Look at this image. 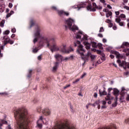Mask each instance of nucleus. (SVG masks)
<instances>
[{"label": "nucleus", "instance_id": "obj_1", "mask_svg": "<svg viewBox=\"0 0 129 129\" xmlns=\"http://www.w3.org/2000/svg\"><path fill=\"white\" fill-rule=\"evenodd\" d=\"M33 42L34 44L37 43L38 41L40 45H43V44L45 43L46 44V46L48 47L52 52L60 51V52H62V53L69 54V53L74 51V49L72 48H71V49L67 50L66 49V44H62V46L60 47L57 46L56 44H54L50 46V40L41 33V29H40V27H37L35 29V31L33 34Z\"/></svg>", "mask_w": 129, "mask_h": 129}, {"label": "nucleus", "instance_id": "obj_2", "mask_svg": "<svg viewBox=\"0 0 129 129\" xmlns=\"http://www.w3.org/2000/svg\"><path fill=\"white\" fill-rule=\"evenodd\" d=\"M27 108L25 107L14 110L15 117L19 129H28L27 126L29 121L27 118Z\"/></svg>", "mask_w": 129, "mask_h": 129}, {"label": "nucleus", "instance_id": "obj_3", "mask_svg": "<svg viewBox=\"0 0 129 129\" xmlns=\"http://www.w3.org/2000/svg\"><path fill=\"white\" fill-rule=\"evenodd\" d=\"M75 23V20L71 18L66 20L64 25L66 30H68V29H69V30H71V31H73V32L78 30V27L74 24Z\"/></svg>", "mask_w": 129, "mask_h": 129}, {"label": "nucleus", "instance_id": "obj_4", "mask_svg": "<svg viewBox=\"0 0 129 129\" xmlns=\"http://www.w3.org/2000/svg\"><path fill=\"white\" fill-rule=\"evenodd\" d=\"M80 56H81L82 60L84 61L83 65H84V64H85L86 62H88V60H89V57H90L92 61H93V60H95V58H96V55L91 54V52L90 51H88L86 55H84V53H83V55Z\"/></svg>", "mask_w": 129, "mask_h": 129}, {"label": "nucleus", "instance_id": "obj_5", "mask_svg": "<svg viewBox=\"0 0 129 129\" xmlns=\"http://www.w3.org/2000/svg\"><path fill=\"white\" fill-rule=\"evenodd\" d=\"M75 47H78L77 53L79 56L83 55V53H85V50L83 48V45L81 44L80 41H77L76 43H74Z\"/></svg>", "mask_w": 129, "mask_h": 129}, {"label": "nucleus", "instance_id": "obj_6", "mask_svg": "<svg viewBox=\"0 0 129 129\" xmlns=\"http://www.w3.org/2000/svg\"><path fill=\"white\" fill-rule=\"evenodd\" d=\"M55 129H76L75 127H70L67 123H61L57 125Z\"/></svg>", "mask_w": 129, "mask_h": 129}, {"label": "nucleus", "instance_id": "obj_7", "mask_svg": "<svg viewBox=\"0 0 129 129\" xmlns=\"http://www.w3.org/2000/svg\"><path fill=\"white\" fill-rule=\"evenodd\" d=\"M126 90L124 89V88H122L121 92V96L120 97V100L122 101L126 98V100L129 101V94L126 93Z\"/></svg>", "mask_w": 129, "mask_h": 129}, {"label": "nucleus", "instance_id": "obj_8", "mask_svg": "<svg viewBox=\"0 0 129 129\" xmlns=\"http://www.w3.org/2000/svg\"><path fill=\"white\" fill-rule=\"evenodd\" d=\"M76 38L77 39H80L81 41H83L84 40H87V35L84 34L83 32L79 31L78 33H77Z\"/></svg>", "mask_w": 129, "mask_h": 129}, {"label": "nucleus", "instance_id": "obj_9", "mask_svg": "<svg viewBox=\"0 0 129 129\" xmlns=\"http://www.w3.org/2000/svg\"><path fill=\"white\" fill-rule=\"evenodd\" d=\"M117 63L119 64V66L121 67H123L124 69H126L127 68H129V62H126L124 61H121L120 59L117 60Z\"/></svg>", "mask_w": 129, "mask_h": 129}, {"label": "nucleus", "instance_id": "obj_10", "mask_svg": "<svg viewBox=\"0 0 129 129\" xmlns=\"http://www.w3.org/2000/svg\"><path fill=\"white\" fill-rule=\"evenodd\" d=\"M113 53L116 55V58L118 59H123V60H126V57H125V55L120 54L117 51H113Z\"/></svg>", "mask_w": 129, "mask_h": 129}, {"label": "nucleus", "instance_id": "obj_11", "mask_svg": "<svg viewBox=\"0 0 129 129\" xmlns=\"http://www.w3.org/2000/svg\"><path fill=\"white\" fill-rule=\"evenodd\" d=\"M42 113L44 115H50L51 114V110L48 108H44L42 110Z\"/></svg>", "mask_w": 129, "mask_h": 129}, {"label": "nucleus", "instance_id": "obj_12", "mask_svg": "<svg viewBox=\"0 0 129 129\" xmlns=\"http://www.w3.org/2000/svg\"><path fill=\"white\" fill-rule=\"evenodd\" d=\"M4 46H6L8 43H9L11 44V45H12V44H14V42L10 39V38H7L4 40Z\"/></svg>", "mask_w": 129, "mask_h": 129}, {"label": "nucleus", "instance_id": "obj_13", "mask_svg": "<svg viewBox=\"0 0 129 129\" xmlns=\"http://www.w3.org/2000/svg\"><path fill=\"white\" fill-rule=\"evenodd\" d=\"M54 58L56 59V61H62L63 56L59 53H56L54 55Z\"/></svg>", "mask_w": 129, "mask_h": 129}, {"label": "nucleus", "instance_id": "obj_14", "mask_svg": "<svg viewBox=\"0 0 129 129\" xmlns=\"http://www.w3.org/2000/svg\"><path fill=\"white\" fill-rule=\"evenodd\" d=\"M57 13L59 16H63V15H64V16H67V17L68 16H69V13L67 12L63 11V10H61V11L57 10Z\"/></svg>", "mask_w": 129, "mask_h": 129}, {"label": "nucleus", "instance_id": "obj_15", "mask_svg": "<svg viewBox=\"0 0 129 129\" xmlns=\"http://www.w3.org/2000/svg\"><path fill=\"white\" fill-rule=\"evenodd\" d=\"M87 10L90 11V12H96V9L95 8L92 9V5L91 4H89L87 7Z\"/></svg>", "mask_w": 129, "mask_h": 129}, {"label": "nucleus", "instance_id": "obj_16", "mask_svg": "<svg viewBox=\"0 0 129 129\" xmlns=\"http://www.w3.org/2000/svg\"><path fill=\"white\" fill-rule=\"evenodd\" d=\"M39 122H43L45 124H48V121L46 119H43V116H40L39 120Z\"/></svg>", "mask_w": 129, "mask_h": 129}, {"label": "nucleus", "instance_id": "obj_17", "mask_svg": "<svg viewBox=\"0 0 129 129\" xmlns=\"http://www.w3.org/2000/svg\"><path fill=\"white\" fill-rule=\"evenodd\" d=\"M121 20L118 17H117V18L115 19V22L119 24V26L122 27L123 26V22H121Z\"/></svg>", "mask_w": 129, "mask_h": 129}, {"label": "nucleus", "instance_id": "obj_18", "mask_svg": "<svg viewBox=\"0 0 129 129\" xmlns=\"http://www.w3.org/2000/svg\"><path fill=\"white\" fill-rule=\"evenodd\" d=\"M93 9H95V10H102V7L101 6H97L96 3H93L92 4Z\"/></svg>", "mask_w": 129, "mask_h": 129}, {"label": "nucleus", "instance_id": "obj_19", "mask_svg": "<svg viewBox=\"0 0 129 129\" xmlns=\"http://www.w3.org/2000/svg\"><path fill=\"white\" fill-rule=\"evenodd\" d=\"M4 123L6 124L8 123V122L4 120H0V129H2V126H3V124H4Z\"/></svg>", "mask_w": 129, "mask_h": 129}, {"label": "nucleus", "instance_id": "obj_20", "mask_svg": "<svg viewBox=\"0 0 129 129\" xmlns=\"http://www.w3.org/2000/svg\"><path fill=\"white\" fill-rule=\"evenodd\" d=\"M117 105V97H116L114 99V103L112 104V106L113 107H115Z\"/></svg>", "mask_w": 129, "mask_h": 129}, {"label": "nucleus", "instance_id": "obj_21", "mask_svg": "<svg viewBox=\"0 0 129 129\" xmlns=\"http://www.w3.org/2000/svg\"><path fill=\"white\" fill-rule=\"evenodd\" d=\"M99 92L100 95H101V96L106 95L107 94V93L106 92H105V90H104L102 92H101V90L100 89L99 90Z\"/></svg>", "mask_w": 129, "mask_h": 129}, {"label": "nucleus", "instance_id": "obj_22", "mask_svg": "<svg viewBox=\"0 0 129 129\" xmlns=\"http://www.w3.org/2000/svg\"><path fill=\"white\" fill-rule=\"evenodd\" d=\"M84 44L85 46H86V48H87L88 50V49H90V44L87 42H84Z\"/></svg>", "mask_w": 129, "mask_h": 129}, {"label": "nucleus", "instance_id": "obj_23", "mask_svg": "<svg viewBox=\"0 0 129 129\" xmlns=\"http://www.w3.org/2000/svg\"><path fill=\"white\" fill-rule=\"evenodd\" d=\"M113 93L114 94V95H117V94H118V93H119V91L118 90H117V89H113Z\"/></svg>", "mask_w": 129, "mask_h": 129}, {"label": "nucleus", "instance_id": "obj_24", "mask_svg": "<svg viewBox=\"0 0 129 129\" xmlns=\"http://www.w3.org/2000/svg\"><path fill=\"white\" fill-rule=\"evenodd\" d=\"M110 99H113V97H111L110 94H108V96L106 97L105 100H110Z\"/></svg>", "mask_w": 129, "mask_h": 129}, {"label": "nucleus", "instance_id": "obj_25", "mask_svg": "<svg viewBox=\"0 0 129 129\" xmlns=\"http://www.w3.org/2000/svg\"><path fill=\"white\" fill-rule=\"evenodd\" d=\"M54 65H55V66H54L52 68V71H53V72H55V71H56V70H57V67L58 66V62H55Z\"/></svg>", "mask_w": 129, "mask_h": 129}, {"label": "nucleus", "instance_id": "obj_26", "mask_svg": "<svg viewBox=\"0 0 129 129\" xmlns=\"http://www.w3.org/2000/svg\"><path fill=\"white\" fill-rule=\"evenodd\" d=\"M41 122H40V120H38L37 122V126H38V127H39V128H42V125Z\"/></svg>", "mask_w": 129, "mask_h": 129}, {"label": "nucleus", "instance_id": "obj_27", "mask_svg": "<svg viewBox=\"0 0 129 129\" xmlns=\"http://www.w3.org/2000/svg\"><path fill=\"white\" fill-rule=\"evenodd\" d=\"M123 46H125L126 47H129V43L127 42H123V43L121 46V48H122V47H123Z\"/></svg>", "mask_w": 129, "mask_h": 129}, {"label": "nucleus", "instance_id": "obj_28", "mask_svg": "<svg viewBox=\"0 0 129 129\" xmlns=\"http://www.w3.org/2000/svg\"><path fill=\"white\" fill-rule=\"evenodd\" d=\"M5 23H6V21H5V20H2L1 22L0 27H1V28H4V26H5Z\"/></svg>", "mask_w": 129, "mask_h": 129}, {"label": "nucleus", "instance_id": "obj_29", "mask_svg": "<svg viewBox=\"0 0 129 129\" xmlns=\"http://www.w3.org/2000/svg\"><path fill=\"white\" fill-rule=\"evenodd\" d=\"M112 15V13H111V12H108V13L106 14V18H109V17L111 18Z\"/></svg>", "mask_w": 129, "mask_h": 129}, {"label": "nucleus", "instance_id": "obj_30", "mask_svg": "<svg viewBox=\"0 0 129 129\" xmlns=\"http://www.w3.org/2000/svg\"><path fill=\"white\" fill-rule=\"evenodd\" d=\"M69 60H70V57H62V59L61 61H65V62H66L67 61H69Z\"/></svg>", "mask_w": 129, "mask_h": 129}, {"label": "nucleus", "instance_id": "obj_31", "mask_svg": "<svg viewBox=\"0 0 129 129\" xmlns=\"http://www.w3.org/2000/svg\"><path fill=\"white\" fill-rule=\"evenodd\" d=\"M121 9H125V10H127V11H129V7L128 6H120Z\"/></svg>", "mask_w": 129, "mask_h": 129}, {"label": "nucleus", "instance_id": "obj_32", "mask_svg": "<svg viewBox=\"0 0 129 129\" xmlns=\"http://www.w3.org/2000/svg\"><path fill=\"white\" fill-rule=\"evenodd\" d=\"M10 34V30H6L3 32V35H9Z\"/></svg>", "mask_w": 129, "mask_h": 129}, {"label": "nucleus", "instance_id": "obj_33", "mask_svg": "<svg viewBox=\"0 0 129 129\" xmlns=\"http://www.w3.org/2000/svg\"><path fill=\"white\" fill-rule=\"evenodd\" d=\"M34 25H35V23H34V21L33 20H31L30 28H31L33 26H34Z\"/></svg>", "mask_w": 129, "mask_h": 129}, {"label": "nucleus", "instance_id": "obj_34", "mask_svg": "<svg viewBox=\"0 0 129 129\" xmlns=\"http://www.w3.org/2000/svg\"><path fill=\"white\" fill-rule=\"evenodd\" d=\"M119 18H120L121 19H125V15L122 14L120 15Z\"/></svg>", "mask_w": 129, "mask_h": 129}, {"label": "nucleus", "instance_id": "obj_35", "mask_svg": "<svg viewBox=\"0 0 129 129\" xmlns=\"http://www.w3.org/2000/svg\"><path fill=\"white\" fill-rule=\"evenodd\" d=\"M127 2H128V0H123V3L121 6H124L125 4H127Z\"/></svg>", "mask_w": 129, "mask_h": 129}, {"label": "nucleus", "instance_id": "obj_36", "mask_svg": "<svg viewBox=\"0 0 129 129\" xmlns=\"http://www.w3.org/2000/svg\"><path fill=\"white\" fill-rule=\"evenodd\" d=\"M38 51H39V49L37 48H35L32 50V52L33 53H37Z\"/></svg>", "mask_w": 129, "mask_h": 129}, {"label": "nucleus", "instance_id": "obj_37", "mask_svg": "<svg viewBox=\"0 0 129 129\" xmlns=\"http://www.w3.org/2000/svg\"><path fill=\"white\" fill-rule=\"evenodd\" d=\"M0 12L1 13H4L5 12V8L0 7Z\"/></svg>", "mask_w": 129, "mask_h": 129}, {"label": "nucleus", "instance_id": "obj_38", "mask_svg": "<svg viewBox=\"0 0 129 129\" xmlns=\"http://www.w3.org/2000/svg\"><path fill=\"white\" fill-rule=\"evenodd\" d=\"M123 52H124L125 53H129V48H125L123 49Z\"/></svg>", "mask_w": 129, "mask_h": 129}, {"label": "nucleus", "instance_id": "obj_39", "mask_svg": "<svg viewBox=\"0 0 129 129\" xmlns=\"http://www.w3.org/2000/svg\"><path fill=\"white\" fill-rule=\"evenodd\" d=\"M100 3L103 4L104 6H106V4H105V0H100Z\"/></svg>", "mask_w": 129, "mask_h": 129}, {"label": "nucleus", "instance_id": "obj_40", "mask_svg": "<svg viewBox=\"0 0 129 129\" xmlns=\"http://www.w3.org/2000/svg\"><path fill=\"white\" fill-rule=\"evenodd\" d=\"M80 81V79H77L76 80H75V81H74L73 82V83L74 84H75V83H77V82H79Z\"/></svg>", "mask_w": 129, "mask_h": 129}, {"label": "nucleus", "instance_id": "obj_41", "mask_svg": "<svg viewBox=\"0 0 129 129\" xmlns=\"http://www.w3.org/2000/svg\"><path fill=\"white\" fill-rule=\"evenodd\" d=\"M86 76V73H84L83 75L81 76V78L82 79L83 78H84L85 76Z\"/></svg>", "mask_w": 129, "mask_h": 129}, {"label": "nucleus", "instance_id": "obj_42", "mask_svg": "<svg viewBox=\"0 0 129 129\" xmlns=\"http://www.w3.org/2000/svg\"><path fill=\"white\" fill-rule=\"evenodd\" d=\"M101 32H104V29H103V27H101L100 28L99 32L101 33Z\"/></svg>", "mask_w": 129, "mask_h": 129}, {"label": "nucleus", "instance_id": "obj_43", "mask_svg": "<svg viewBox=\"0 0 129 129\" xmlns=\"http://www.w3.org/2000/svg\"><path fill=\"white\" fill-rule=\"evenodd\" d=\"M106 23H107L108 24H110L111 23V21L109 19H107L106 20Z\"/></svg>", "mask_w": 129, "mask_h": 129}, {"label": "nucleus", "instance_id": "obj_44", "mask_svg": "<svg viewBox=\"0 0 129 129\" xmlns=\"http://www.w3.org/2000/svg\"><path fill=\"white\" fill-rule=\"evenodd\" d=\"M37 58H38V60H42V55L38 56Z\"/></svg>", "mask_w": 129, "mask_h": 129}, {"label": "nucleus", "instance_id": "obj_45", "mask_svg": "<svg viewBox=\"0 0 129 129\" xmlns=\"http://www.w3.org/2000/svg\"><path fill=\"white\" fill-rule=\"evenodd\" d=\"M9 8H10V9H12V8H13V4L12 3H9Z\"/></svg>", "mask_w": 129, "mask_h": 129}, {"label": "nucleus", "instance_id": "obj_46", "mask_svg": "<svg viewBox=\"0 0 129 129\" xmlns=\"http://www.w3.org/2000/svg\"><path fill=\"white\" fill-rule=\"evenodd\" d=\"M115 14L116 15V18H117V17H118L117 16H118L119 15V12H118V11L115 12Z\"/></svg>", "mask_w": 129, "mask_h": 129}, {"label": "nucleus", "instance_id": "obj_47", "mask_svg": "<svg viewBox=\"0 0 129 129\" xmlns=\"http://www.w3.org/2000/svg\"><path fill=\"white\" fill-rule=\"evenodd\" d=\"M70 86H71V85H70V84H69V85H68L64 86V87H63V88H64V89H66L67 88H68V87H70Z\"/></svg>", "mask_w": 129, "mask_h": 129}, {"label": "nucleus", "instance_id": "obj_48", "mask_svg": "<svg viewBox=\"0 0 129 129\" xmlns=\"http://www.w3.org/2000/svg\"><path fill=\"white\" fill-rule=\"evenodd\" d=\"M97 54H102V51H101V50H97Z\"/></svg>", "mask_w": 129, "mask_h": 129}, {"label": "nucleus", "instance_id": "obj_49", "mask_svg": "<svg viewBox=\"0 0 129 129\" xmlns=\"http://www.w3.org/2000/svg\"><path fill=\"white\" fill-rule=\"evenodd\" d=\"M107 8H108V9H109L110 10H111V9H112L111 6H110V5H107Z\"/></svg>", "mask_w": 129, "mask_h": 129}, {"label": "nucleus", "instance_id": "obj_50", "mask_svg": "<svg viewBox=\"0 0 129 129\" xmlns=\"http://www.w3.org/2000/svg\"><path fill=\"white\" fill-rule=\"evenodd\" d=\"M73 9H77L78 8V10H79L80 8H78V6H74L73 7Z\"/></svg>", "mask_w": 129, "mask_h": 129}, {"label": "nucleus", "instance_id": "obj_51", "mask_svg": "<svg viewBox=\"0 0 129 129\" xmlns=\"http://www.w3.org/2000/svg\"><path fill=\"white\" fill-rule=\"evenodd\" d=\"M108 92H109L108 94H110V91H111V90H112V88H109L108 89Z\"/></svg>", "mask_w": 129, "mask_h": 129}, {"label": "nucleus", "instance_id": "obj_52", "mask_svg": "<svg viewBox=\"0 0 129 129\" xmlns=\"http://www.w3.org/2000/svg\"><path fill=\"white\" fill-rule=\"evenodd\" d=\"M102 41L103 43H106V42H107V40L105 38H103Z\"/></svg>", "mask_w": 129, "mask_h": 129}, {"label": "nucleus", "instance_id": "obj_53", "mask_svg": "<svg viewBox=\"0 0 129 129\" xmlns=\"http://www.w3.org/2000/svg\"><path fill=\"white\" fill-rule=\"evenodd\" d=\"M102 103L103 105H105V104H106V102L105 101H102Z\"/></svg>", "mask_w": 129, "mask_h": 129}, {"label": "nucleus", "instance_id": "obj_54", "mask_svg": "<svg viewBox=\"0 0 129 129\" xmlns=\"http://www.w3.org/2000/svg\"><path fill=\"white\" fill-rule=\"evenodd\" d=\"M16 28H13L12 29V33H15L16 32Z\"/></svg>", "mask_w": 129, "mask_h": 129}, {"label": "nucleus", "instance_id": "obj_55", "mask_svg": "<svg viewBox=\"0 0 129 129\" xmlns=\"http://www.w3.org/2000/svg\"><path fill=\"white\" fill-rule=\"evenodd\" d=\"M98 37H100V38H102V37H103V35H102V34L99 33L98 34Z\"/></svg>", "mask_w": 129, "mask_h": 129}, {"label": "nucleus", "instance_id": "obj_56", "mask_svg": "<svg viewBox=\"0 0 129 129\" xmlns=\"http://www.w3.org/2000/svg\"><path fill=\"white\" fill-rule=\"evenodd\" d=\"M103 12H104L105 13H107V12H108V10L104 9L103 10Z\"/></svg>", "mask_w": 129, "mask_h": 129}, {"label": "nucleus", "instance_id": "obj_57", "mask_svg": "<svg viewBox=\"0 0 129 129\" xmlns=\"http://www.w3.org/2000/svg\"><path fill=\"white\" fill-rule=\"evenodd\" d=\"M12 16V14L10 13H9L7 15V18H10V17Z\"/></svg>", "mask_w": 129, "mask_h": 129}, {"label": "nucleus", "instance_id": "obj_58", "mask_svg": "<svg viewBox=\"0 0 129 129\" xmlns=\"http://www.w3.org/2000/svg\"><path fill=\"white\" fill-rule=\"evenodd\" d=\"M110 57L111 59H113V58H114V55H113V54H111L110 55Z\"/></svg>", "mask_w": 129, "mask_h": 129}, {"label": "nucleus", "instance_id": "obj_59", "mask_svg": "<svg viewBox=\"0 0 129 129\" xmlns=\"http://www.w3.org/2000/svg\"><path fill=\"white\" fill-rule=\"evenodd\" d=\"M101 60H102V61H105V57L103 56L101 58Z\"/></svg>", "mask_w": 129, "mask_h": 129}, {"label": "nucleus", "instance_id": "obj_60", "mask_svg": "<svg viewBox=\"0 0 129 129\" xmlns=\"http://www.w3.org/2000/svg\"><path fill=\"white\" fill-rule=\"evenodd\" d=\"M6 129H12L11 125H9L7 127Z\"/></svg>", "mask_w": 129, "mask_h": 129}, {"label": "nucleus", "instance_id": "obj_61", "mask_svg": "<svg viewBox=\"0 0 129 129\" xmlns=\"http://www.w3.org/2000/svg\"><path fill=\"white\" fill-rule=\"evenodd\" d=\"M103 108H106V106L105 105H103L101 106V109H103Z\"/></svg>", "mask_w": 129, "mask_h": 129}, {"label": "nucleus", "instance_id": "obj_62", "mask_svg": "<svg viewBox=\"0 0 129 129\" xmlns=\"http://www.w3.org/2000/svg\"><path fill=\"white\" fill-rule=\"evenodd\" d=\"M94 96L95 97H97V93H94Z\"/></svg>", "mask_w": 129, "mask_h": 129}, {"label": "nucleus", "instance_id": "obj_63", "mask_svg": "<svg viewBox=\"0 0 129 129\" xmlns=\"http://www.w3.org/2000/svg\"><path fill=\"white\" fill-rule=\"evenodd\" d=\"M97 63L98 64H101V61H100V60L99 59V60L97 61Z\"/></svg>", "mask_w": 129, "mask_h": 129}, {"label": "nucleus", "instance_id": "obj_64", "mask_svg": "<svg viewBox=\"0 0 129 129\" xmlns=\"http://www.w3.org/2000/svg\"><path fill=\"white\" fill-rule=\"evenodd\" d=\"M113 29H114V30H116V29H117V27H116V26H113Z\"/></svg>", "mask_w": 129, "mask_h": 129}]
</instances>
